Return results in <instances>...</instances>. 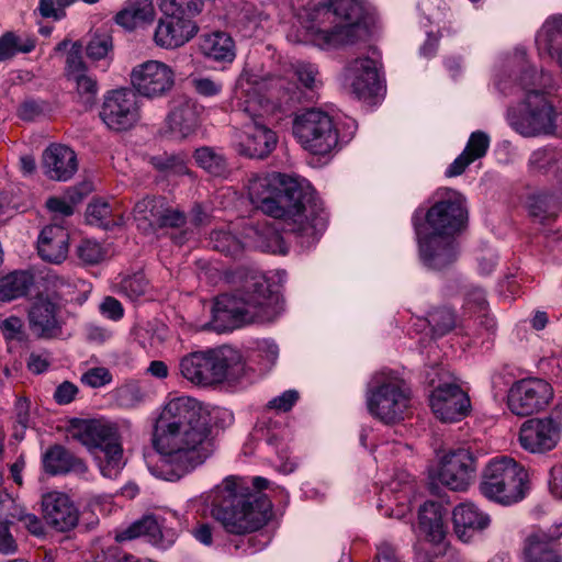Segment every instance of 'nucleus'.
<instances>
[{
	"label": "nucleus",
	"instance_id": "nucleus-1",
	"mask_svg": "<svg viewBox=\"0 0 562 562\" xmlns=\"http://www.w3.org/2000/svg\"><path fill=\"white\" fill-rule=\"evenodd\" d=\"M151 442L160 454V465L153 474L166 481H177L214 451L212 427L201 404L189 396L169 400L155 419Z\"/></svg>",
	"mask_w": 562,
	"mask_h": 562
},
{
	"label": "nucleus",
	"instance_id": "nucleus-2",
	"mask_svg": "<svg viewBox=\"0 0 562 562\" xmlns=\"http://www.w3.org/2000/svg\"><path fill=\"white\" fill-rule=\"evenodd\" d=\"M248 195L263 214L281 220L282 229L302 248L315 245L326 229L328 215L310 182L272 172L249 179Z\"/></svg>",
	"mask_w": 562,
	"mask_h": 562
},
{
	"label": "nucleus",
	"instance_id": "nucleus-3",
	"mask_svg": "<svg viewBox=\"0 0 562 562\" xmlns=\"http://www.w3.org/2000/svg\"><path fill=\"white\" fill-rule=\"evenodd\" d=\"M292 85L284 78L261 76L244 69L236 82L237 111L249 116L238 144L239 153L250 158H265L276 147L277 134L259 119L282 111L292 100Z\"/></svg>",
	"mask_w": 562,
	"mask_h": 562
},
{
	"label": "nucleus",
	"instance_id": "nucleus-4",
	"mask_svg": "<svg viewBox=\"0 0 562 562\" xmlns=\"http://www.w3.org/2000/svg\"><path fill=\"white\" fill-rule=\"evenodd\" d=\"M506 68L508 78H501L497 88L505 97L519 99L507 110L510 127L524 137L555 134L558 113L547 93L536 88L540 76L529 64L526 50L516 48Z\"/></svg>",
	"mask_w": 562,
	"mask_h": 562
},
{
	"label": "nucleus",
	"instance_id": "nucleus-5",
	"mask_svg": "<svg viewBox=\"0 0 562 562\" xmlns=\"http://www.w3.org/2000/svg\"><path fill=\"white\" fill-rule=\"evenodd\" d=\"M232 282L237 289L215 302L210 328L229 331L246 324L272 322L280 314V296L258 269L239 267L232 272Z\"/></svg>",
	"mask_w": 562,
	"mask_h": 562
},
{
	"label": "nucleus",
	"instance_id": "nucleus-6",
	"mask_svg": "<svg viewBox=\"0 0 562 562\" xmlns=\"http://www.w3.org/2000/svg\"><path fill=\"white\" fill-rule=\"evenodd\" d=\"M268 480L252 477V492L245 479L227 476L209 494L212 517L224 530L246 535L262 528L271 517L272 503L259 492L268 487Z\"/></svg>",
	"mask_w": 562,
	"mask_h": 562
},
{
	"label": "nucleus",
	"instance_id": "nucleus-7",
	"mask_svg": "<svg viewBox=\"0 0 562 562\" xmlns=\"http://www.w3.org/2000/svg\"><path fill=\"white\" fill-rule=\"evenodd\" d=\"M245 363L239 350L221 346L190 352L179 362L181 375L198 386H212L236 380L244 372Z\"/></svg>",
	"mask_w": 562,
	"mask_h": 562
},
{
	"label": "nucleus",
	"instance_id": "nucleus-8",
	"mask_svg": "<svg viewBox=\"0 0 562 562\" xmlns=\"http://www.w3.org/2000/svg\"><path fill=\"white\" fill-rule=\"evenodd\" d=\"M74 437L94 456L104 477L119 476L125 463L121 436L114 423L105 419L81 420L75 427Z\"/></svg>",
	"mask_w": 562,
	"mask_h": 562
},
{
	"label": "nucleus",
	"instance_id": "nucleus-9",
	"mask_svg": "<svg viewBox=\"0 0 562 562\" xmlns=\"http://www.w3.org/2000/svg\"><path fill=\"white\" fill-rule=\"evenodd\" d=\"M366 402L369 413L382 423L395 424L405 418L411 393L405 381L393 370L375 372L368 382Z\"/></svg>",
	"mask_w": 562,
	"mask_h": 562
},
{
	"label": "nucleus",
	"instance_id": "nucleus-10",
	"mask_svg": "<svg viewBox=\"0 0 562 562\" xmlns=\"http://www.w3.org/2000/svg\"><path fill=\"white\" fill-rule=\"evenodd\" d=\"M528 488L527 470L507 456L492 459L485 467L480 483L483 496L505 506L524 499Z\"/></svg>",
	"mask_w": 562,
	"mask_h": 562
},
{
	"label": "nucleus",
	"instance_id": "nucleus-11",
	"mask_svg": "<svg viewBox=\"0 0 562 562\" xmlns=\"http://www.w3.org/2000/svg\"><path fill=\"white\" fill-rule=\"evenodd\" d=\"M292 133L303 149L325 156L339 144L338 131L333 117L321 109H306L295 113Z\"/></svg>",
	"mask_w": 562,
	"mask_h": 562
},
{
	"label": "nucleus",
	"instance_id": "nucleus-12",
	"mask_svg": "<svg viewBox=\"0 0 562 562\" xmlns=\"http://www.w3.org/2000/svg\"><path fill=\"white\" fill-rule=\"evenodd\" d=\"M436 201L427 211L425 218L431 228V235L454 237L468 221L465 198L458 191L442 188L435 194Z\"/></svg>",
	"mask_w": 562,
	"mask_h": 562
},
{
	"label": "nucleus",
	"instance_id": "nucleus-13",
	"mask_svg": "<svg viewBox=\"0 0 562 562\" xmlns=\"http://www.w3.org/2000/svg\"><path fill=\"white\" fill-rule=\"evenodd\" d=\"M553 398V389L538 378L515 382L508 392V408L517 416H530L543 411Z\"/></svg>",
	"mask_w": 562,
	"mask_h": 562
},
{
	"label": "nucleus",
	"instance_id": "nucleus-14",
	"mask_svg": "<svg viewBox=\"0 0 562 562\" xmlns=\"http://www.w3.org/2000/svg\"><path fill=\"white\" fill-rule=\"evenodd\" d=\"M100 117L112 131L123 132L132 128L140 117L137 93L131 89L109 92L104 98Z\"/></svg>",
	"mask_w": 562,
	"mask_h": 562
},
{
	"label": "nucleus",
	"instance_id": "nucleus-15",
	"mask_svg": "<svg viewBox=\"0 0 562 562\" xmlns=\"http://www.w3.org/2000/svg\"><path fill=\"white\" fill-rule=\"evenodd\" d=\"M476 469L474 453L469 448H458L442 457L438 480L452 491H465L474 480Z\"/></svg>",
	"mask_w": 562,
	"mask_h": 562
},
{
	"label": "nucleus",
	"instance_id": "nucleus-16",
	"mask_svg": "<svg viewBox=\"0 0 562 562\" xmlns=\"http://www.w3.org/2000/svg\"><path fill=\"white\" fill-rule=\"evenodd\" d=\"M131 81L136 93L147 98L166 94L175 85L172 69L158 60H147L137 65L131 72Z\"/></svg>",
	"mask_w": 562,
	"mask_h": 562
},
{
	"label": "nucleus",
	"instance_id": "nucleus-17",
	"mask_svg": "<svg viewBox=\"0 0 562 562\" xmlns=\"http://www.w3.org/2000/svg\"><path fill=\"white\" fill-rule=\"evenodd\" d=\"M560 441L559 426L552 417L529 418L518 431L519 446L532 454L552 451Z\"/></svg>",
	"mask_w": 562,
	"mask_h": 562
},
{
	"label": "nucleus",
	"instance_id": "nucleus-18",
	"mask_svg": "<svg viewBox=\"0 0 562 562\" xmlns=\"http://www.w3.org/2000/svg\"><path fill=\"white\" fill-rule=\"evenodd\" d=\"M342 86L358 99L375 94L379 90L376 58L366 56L350 60L342 72Z\"/></svg>",
	"mask_w": 562,
	"mask_h": 562
},
{
	"label": "nucleus",
	"instance_id": "nucleus-19",
	"mask_svg": "<svg viewBox=\"0 0 562 562\" xmlns=\"http://www.w3.org/2000/svg\"><path fill=\"white\" fill-rule=\"evenodd\" d=\"M429 403L434 415L443 423L461 420L471 406L468 394L453 383L438 385L431 392Z\"/></svg>",
	"mask_w": 562,
	"mask_h": 562
},
{
	"label": "nucleus",
	"instance_id": "nucleus-20",
	"mask_svg": "<svg viewBox=\"0 0 562 562\" xmlns=\"http://www.w3.org/2000/svg\"><path fill=\"white\" fill-rule=\"evenodd\" d=\"M41 510L43 520L56 531L66 532L78 525L80 512L66 493H45L42 496Z\"/></svg>",
	"mask_w": 562,
	"mask_h": 562
},
{
	"label": "nucleus",
	"instance_id": "nucleus-21",
	"mask_svg": "<svg viewBox=\"0 0 562 562\" xmlns=\"http://www.w3.org/2000/svg\"><path fill=\"white\" fill-rule=\"evenodd\" d=\"M562 521L548 530L538 529L527 536L524 543L525 562H562Z\"/></svg>",
	"mask_w": 562,
	"mask_h": 562
},
{
	"label": "nucleus",
	"instance_id": "nucleus-22",
	"mask_svg": "<svg viewBox=\"0 0 562 562\" xmlns=\"http://www.w3.org/2000/svg\"><path fill=\"white\" fill-rule=\"evenodd\" d=\"M419 244V256L425 266L441 270L453 263L458 258V244L454 237L431 235L422 236L414 223Z\"/></svg>",
	"mask_w": 562,
	"mask_h": 562
},
{
	"label": "nucleus",
	"instance_id": "nucleus-23",
	"mask_svg": "<svg viewBox=\"0 0 562 562\" xmlns=\"http://www.w3.org/2000/svg\"><path fill=\"white\" fill-rule=\"evenodd\" d=\"M60 305L48 296L38 295L29 311V324L32 333L38 338H56L63 333Z\"/></svg>",
	"mask_w": 562,
	"mask_h": 562
},
{
	"label": "nucleus",
	"instance_id": "nucleus-24",
	"mask_svg": "<svg viewBox=\"0 0 562 562\" xmlns=\"http://www.w3.org/2000/svg\"><path fill=\"white\" fill-rule=\"evenodd\" d=\"M194 15H164L156 26L154 41L157 46L173 49L193 38L199 27L192 20Z\"/></svg>",
	"mask_w": 562,
	"mask_h": 562
},
{
	"label": "nucleus",
	"instance_id": "nucleus-25",
	"mask_svg": "<svg viewBox=\"0 0 562 562\" xmlns=\"http://www.w3.org/2000/svg\"><path fill=\"white\" fill-rule=\"evenodd\" d=\"M452 522L458 539L464 543H470L477 533L490 527L491 517L476 505L462 503L454 507Z\"/></svg>",
	"mask_w": 562,
	"mask_h": 562
},
{
	"label": "nucleus",
	"instance_id": "nucleus-26",
	"mask_svg": "<svg viewBox=\"0 0 562 562\" xmlns=\"http://www.w3.org/2000/svg\"><path fill=\"white\" fill-rule=\"evenodd\" d=\"M81 48L78 42L71 45L65 60V76L76 83L78 93L89 102L95 98L99 87L97 79L89 74Z\"/></svg>",
	"mask_w": 562,
	"mask_h": 562
},
{
	"label": "nucleus",
	"instance_id": "nucleus-27",
	"mask_svg": "<svg viewBox=\"0 0 562 562\" xmlns=\"http://www.w3.org/2000/svg\"><path fill=\"white\" fill-rule=\"evenodd\" d=\"M69 233L59 225L45 226L37 238V254L42 260L60 265L68 256Z\"/></svg>",
	"mask_w": 562,
	"mask_h": 562
},
{
	"label": "nucleus",
	"instance_id": "nucleus-28",
	"mask_svg": "<svg viewBox=\"0 0 562 562\" xmlns=\"http://www.w3.org/2000/svg\"><path fill=\"white\" fill-rule=\"evenodd\" d=\"M43 167L49 179L68 181L78 169L76 154L68 146L50 145L43 154Z\"/></svg>",
	"mask_w": 562,
	"mask_h": 562
},
{
	"label": "nucleus",
	"instance_id": "nucleus-29",
	"mask_svg": "<svg viewBox=\"0 0 562 562\" xmlns=\"http://www.w3.org/2000/svg\"><path fill=\"white\" fill-rule=\"evenodd\" d=\"M199 53L209 61L232 64L236 57L233 37L224 31L202 33L198 40Z\"/></svg>",
	"mask_w": 562,
	"mask_h": 562
},
{
	"label": "nucleus",
	"instance_id": "nucleus-30",
	"mask_svg": "<svg viewBox=\"0 0 562 562\" xmlns=\"http://www.w3.org/2000/svg\"><path fill=\"white\" fill-rule=\"evenodd\" d=\"M139 537L147 539L149 543L160 549H166L172 543V535L162 531L159 518L155 515H145L126 529L116 535L117 541L133 540Z\"/></svg>",
	"mask_w": 562,
	"mask_h": 562
},
{
	"label": "nucleus",
	"instance_id": "nucleus-31",
	"mask_svg": "<svg viewBox=\"0 0 562 562\" xmlns=\"http://www.w3.org/2000/svg\"><path fill=\"white\" fill-rule=\"evenodd\" d=\"M368 30L360 23H338L318 33L317 47L321 49H340L361 42L367 36Z\"/></svg>",
	"mask_w": 562,
	"mask_h": 562
},
{
	"label": "nucleus",
	"instance_id": "nucleus-32",
	"mask_svg": "<svg viewBox=\"0 0 562 562\" xmlns=\"http://www.w3.org/2000/svg\"><path fill=\"white\" fill-rule=\"evenodd\" d=\"M156 16L153 0H125L116 12L114 22L126 31H134L151 24Z\"/></svg>",
	"mask_w": 562,
	"mask_h": 562
},
{
	"label": "nucleus",
	"instance_id": "nucleus-33",
	"mask_svg": "<svg viewBox=\"0 0 562 562\" xmlns=\"http://www.w3.org/2000/svg\"><path fill=\"white\" fill-rule=\"evenodd\" d=\"M445 514L446 509L440 503H424L418 510V533L431 543L442 542L447 535Z\"/></svg>",
	"mask_w": 562,
	"mask_h": 562
},
{
	"label": "nucleus",
	"instance_id": "nucleus-34",
	"mask_svg": "<svg viewBox=\"0 0 562 562\" xmlns=\"http://www.w3.org/2000/svg\"><path fill=\"white\" fill-rule=\"evenodd\" d=\"M526 207L533 222L549 225L554 222L562 207V201L554 188L552 191H538L528 195Z\"/></svg>",
	"mask_w": 562,
	"mask_h": 562
},
{
	"label": "nucleus",
	"instance_id": "nucleus-35",
	"mask_svg": "<svg viewBox=\"0 0 562 562\" xmlns=\"http://www.w3.org/2000/svg\"><path fill=\"white\" fill-rule=\"evenodd\" d=\"M491 144V138L483 131L471 133L463 151L446 169V177L452 178L462 175L475 160L483 158Z\"/></svg>",
	"mask_w": 562,
	"mask_h": 562
},
{
	"label": "nucleus",
	"instance_id": "nucleus-36",
	"mask_svg": "<svg viewBox=\"0 0 562 562\" xmlns=\"http://www.w3.org/2000/svg\"><path fill=\"white\" fill-rule=\"evenodd\" d=\"M43 467L49 474L77 473L85 474L88 470L85 461L65 447L56 445L50 447L43 456Z\"/></svg>",
	"mask_w": 562,
	"mask_h": 562
},
{
	"label": "nucleus",
	"instance_id": "nucleus-37",
	"mask_svg": "<svg viewBox=\"0 0 562 562\" xmlns=\"http://www.w3.org/2000/svg\"><path fill=\"white\" fill-rule=\"evenodd\" d=\"M199 124L196 105L188 99L175 101L168 115V125L171 133L178 138H186L191 135Z\"/></svg>",
	"mask_w": 562,
	"mask_h": 562
},
{
	"label": "nucleus",
	"instance_id": "nucleus-38",
	"mask_svg": "<svg viewBox=\"0 0 562 562\" xmlns=\"http://www.w3.org/2000/svg\"><path fill=\"white\" fill-rule=\"evenodd\" d=\"M539 55L547 54L562 66V15L546 20L536 36Z\"/></svg>",
	"mask_w": 562,
	"mask_h": 562
},
{
	"label": "nucleus",
	"instance_id": "nucleus-39",
	"mask_svg": "<svg viewBox=\"0 0 562 562\" xmlns=\"http://www.w3.org/2000/svg\"><path fill=\"white\" fill-rule=\"evenodd\" d=\"M246 238L249 246L260 251L283 255L288 252L282 235L268 222L249 227Z\"/></svg>",
	"mask_w": 562,
	"mask_h": 562
},
{
	"label": "nucleus",
	"instance_id": "nucleus-40",
	"mask_svg": "<svg viewBox=\"0 0 562 562\" xmlns=\"http://www.w3.org/2000/svg\"><path fill=\"white\" fill-rule=\"evenodd\" d=\"M531 177L553 173L558 179L562 172V150L546 146L533 150L527 161Z\"/></svg>",
	"mask_w": 562,
	"mask_h": 562
},
{
	"label": "nucleus",
	"instance_id": "nucleus-41",
	"mask_svg": "<svg viewBox=\"0 0 562 562\" xmlns=\"http://www.w3.org/2000/svg\"><path fill=\"white\" fill-rule=\"evenodd\" d=\"M331 10L328 7V0L307 7L300 14L302 26L306 30L312 43L317 46L318 33H325L327 23L330 22Z\"/></svg>",
	"mask_w": 562,
	"mask_h": 562
},
{
	"label": "nucleus",
	"instance_id": "nucleus-42",
	"mask_svg": "<svg viewBox=\"0 0 562 562\" xmlns=\"http://www.w3.org/2000/svg\"><path fill=\"white\" fill-rule=\"evenodd\" d=\"M165 202L164 198L154 196L145 198L135 204L133 214L139 229L144 232L158 229Z\"/></svg>",
	"mask_w": 562,
	"mask_h": 562
},
{
	"label": "nucleus",
	"instance_id": "nucleus-43",
	"mask_svg": "<svg viewBox=\"0 0 562 562\" xmlns=\"http://www.w3.org/2000/svg\"><path fill=\"white\" fill-rule=\"evenodd\" d=\"M86 55L93 63L103 61L105 66L103 70L105 71L111 65L114 55L112 35L105 31L94 32L86 45Z\"/></svg>",
	"mask_w": 562,
	"mask_h": 562
},
{
	"label": "nucleus",
	"instance_id": "nucleus-44",
	"mask_svg": "<svg viewBox=\"0 0 562 562\" xmlns=\"http://www.w3.org/2000/svg\"><path fill=\"white\" fill-rule=\"evenodd\" d=\"M33 276L27 271H14L0 280V301L9 302L27 294Z\"/></svg>",
	"mask_w": 562,
	"mask_h": 562
},
{
	"label": "nucleus",
	"instance_id": "nucleus-45",
	"mask_svg": "<svg viewBox=\"0 0 562 562\" xmlns=\"http://www.w3.org/2000/svg\"><path fill=\"white\" fill-rule=\"evenodd\" d=\"M331 14L346 23H360L366 19L369 3L364 0H328Z\"/></svg>",
	"mask_w": 562,
	"mask_h": 562
},
{
	"label": "nucleus",
	"instance_id": "nucleus-46",
	"mask_svg": "<svg viewBox=\"0 0 562 562\" xmlns=\"http://www.w3.org/2000/svg\"><path fill=\"white\" fill-rule=\"evenodd\" d=\"M196 164L213 176H222L227 170L224 155L212 147H201L194 153Z\"/></svg>",
	"mask_w": 562,
	"mask_h": 562
},
{
	"label": "nucleus",
	"instance_id": "nucleus-47",
	"mask_svg": "<svg viewBox=\"0 0 562 562\" xmlns=\"http://www.w3.org/2000/svg\"><path fill=\"white\" fill-rule=\"evenodd\" d=\"M211 247L228 257H237L243 252L244 244L231 232L214 229L210 235Z\"/></svg>",
	"mask_w": 562,
	"mask_h": 562
},
{
	"label": "nucleus",
	"instance_id": "nucleus-48",
	"mask_svg": "<svg viewBox=\"0 0 562 562\" xmlns=\"http://www.w3.org/2000/svg\"><path fill=\"white\" fill-rule=\"evenodd\" d=\"M35 48V42L31 38L22 41L13 32H5L0 36V61L8 60L19 53H30Z\"/></svg>",
	"mask_w": 562,
	"mask_h": 562
},
{
	"label": "nucleus",
	"instance_id": "nucleus-49",
	"mask_svg": "<svg viewBox=\"0 0 562 562\" xmlns=\"http://www.w3.org/2000/svg\"><path fill=\"white\" fill-rule=\"evenodd\" d=\"M427 322L434 335L441 337L454 328L456 315L448 307H438L428 313Z\"/></svg>",
	"mask_w": 562,
	"mask_h": 562
},
{
	"label": "nucleus",
	"instance_id": "nucleus-50",
	"mask_svg": "<svg viewBox=\"0 0 562 562\" xmlns=\"http://www.w3.org/2000/svg\"><path fill=\"white\" fill-rule=\"evenodd\" d=\"M201 0H159L164 15H195L201 11Z\"/></svg>",
	"mask_w": 562,
	"mask_h": 562
},
{
	"label": "nucleus",
	"instance_id": "nucleus-51",
	"mask_svg": "<svg viewBox=\"0 0 562 562\" xmlns=\"http://www.w3.org/2000/svg\"><path fill=\"white\" fill-rule=\"evenodd\" d=\"M294 74L303 87L310 90L317 89L321 85L318 67L308 61H297L293 65Z\"/></svg>",
	"mask_w": 562,
	"mask_h": 562
},
{
	"label": "nucleus",
	"instance_id": "nucleus-52",
	"mask_svg": "<svg viewBox=\"0 0 562 562\" xmlns=\"http://www.w3.org/2000/svg\"><path fill=\"white\" fill-rule=\"evenodd\" d=\"M148 290V281L143 273L126 277L120 283V291L131 300H137Z\"/></svg>",
	"mask_w": 562,
	"mask_h": 562
},
{
	"label": "nucleus",
	"instance_id": "nucleus-53",
	"mask_svg": "<svg viewBox=\"0 0 562 562\" xmlns=\"http://www.w3.org/2000/svg\"><path fill=\"white\" fill-rule=\"evenodd\" d=\"M115 398L120 406L133 408L143 401V393L136 383H126L116 390Z\"/></svg>",
	"mask_w": 562,
	"mask_h": 562
},
{
	"label": "nucleus",
	"instance_id": "nucleus-54",
	"mask_svg": "<svg viewBox=\"0 0 562 562\" xmlns=\"http://www.w3.org/2000/svg\"><path fill=\"white\" fill-rule=\"evenodd\" d=\"M111 207L106 202L97 201L88 205L86 217L89 224L109 228Z\"/></svg>",
	"mask_w": 562,
	"mask_h": 562
},
{
	"label": "nucleus",
	"instance_id": "nucleus-55",
	"mask_svg": "<svg viewBox=\"0 0 562 562\" xmlns=\"http://www.w3.org/2000/svg\"><path fill=\"white\" fill-rule=\"evenodd\" d=\"M77 255L85 263L95 265L103 260L105 251L98 241L86 239L78 246Z\"/></svg>",
	"mask_w": 562,
	"mask_h": 562
},
{
	"label": "nucleus",
	"instance_id": "nucleus-56",
	"mask_svg": "<svg viewBox=\"0 0 562 562\" xmlns=\"http://www.w3.org/2000/svg\"><path fill=\"white\" fill-rule=\"evenodd\" d=\"M257 357L260 358L265 370H270L279 358V347L271 339H262L257 342Z\"/></svg>",
	"mask_w": 562,
	"mask_h": 562
},
{
	"label": "nucleus",
	"instance_id": "nucleus-57",
	"mask_svg": "<svg viewBox=\"0 0 562 562\" xmlns=\"http://www.w3.org/2000/svg\"><path fill=\"white\" fill-rule=\"evenodd\" d=\"M150 164L159 171L177 175L187 173L188 169L183 161L176 156L160 155L150 158Z\"/></svg>",
	"mask_w": 562,
	"mask_h": 562
},
{
	"label": "nucleus",
	"instance_id": "nucleus-58",
	"mask_svg": "<svg viewBox=\"0 0 562 562\" xmlns=\"http://www.w3.org/2000/svg\"><path fill=\"white\" fill-rule=\"evenodd\" d=\"M481 313L482 315L479 316L480 330L477 336L474 338V344H479L477 340L480 336H482L483 339L481 340L480 345L481 347L488 349L496 333V322L494 317L486 313V311Z\"/></svg>",
	"mask_w": 562,
	"mask_h": 562
},
{
	"label": "nucleus",
	"instance_id": "nucleus-59",
	"mask_svg": "<svg viewBox=\"0 0 562 562\" xmlns=\"http://www.w3.org/2000/svg\"><path fill=\"white\" fill-rule=\"evenodd\" d=\"M80 380L85 385L98 389L109 384L112 381V374L104 367H95L86 371Z\"/></svg>",
	"mask_w": 562,
	"mask_h": 562
},
{
	"label": "nucleus",
	"instance_id": "nucleus-60",
	"mask_svg": "<svg viewBox=\"0 0 562 562\" xmlns=\"http://www.w3.org/2000/svg\"><path fill=\"white\" fill-rule=\"evenodd\" d=\"M191 86L202 97H215L223 90V83L209 77H194L191 79Z\"/></svg>",
	"mask_w": 562,
	"mask_h": 562
},
{
	"label": "nucleus",
	"instance_id": "nucleus-61",
	"mask_svg": "<svg viewBox=\"0 0 562 562\" xmlns=\"http://www.w3.org/2000/svg\"><path fill=\"white\" fill-rule=\"evenodd\" d=\"M12 517L16 518L23 524V527L29 530L33 536L41 537L45 535V526L43 520L34 514L26 513L25 510H19L16 514H12Z\"/></svg>",
	"mask_w": 562,
	"mask_h": 562
},
{
	"label": "nucleus",
	"instance_id": "nucleus-62",
	"mask_svg": "<svg viewBox=\"0 0 562 562\" xmlns=\"http://www.w3.org/2000/svg\"><path fill=\"white\" fill-rule=\"evenodd\" d=\"M299 397L297 391L288 390L281 395L271 398L267 404V408L282 413L289 412L299 401Z\"/></svg>",
	"mask_w": 562,
	"mask_h": 562
},
{
	"label": "nucleus",
	"instance_id": "nucleus-63",
	"mask_svg": "<svg viewBox=\"0 0 562 562\" xmlns=\"http://www.w3.org/2000/svg\"><path fill=\"white\" fill-rule=\"evenodd\" d=\"M161 220L159 221L158 228L165 227H181L186 223V215L178 209H172L165 202L164 212H161Z\"/></svg>",
	"mask_w": 562,
	"mask_h": 562
},
{
	"label": "nucleus",
	"instance_id": "nucleus-64",
	"mask_svg": "<svg viewBox=\"0 0 562 562\" xmlns=\"http://www.w3.org/2000/svg\"><path fill=\"white\" fill-rule=\"evenodd\" d=\"M45 113V103L36 100L24 101L19 110V117L24 121H34Z\"/></svg>",
	"mask_w": 562,
	"mask_h": 562
}]
</instances>
